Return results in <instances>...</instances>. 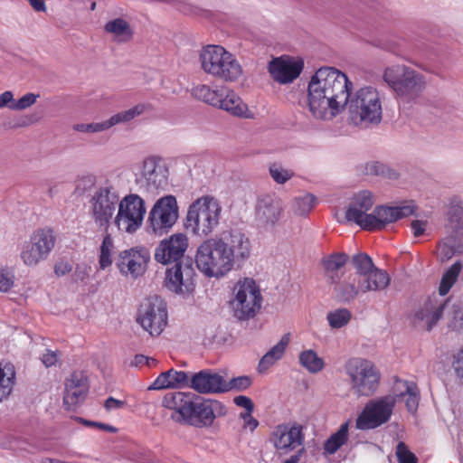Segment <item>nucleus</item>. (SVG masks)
I'll list each match as a JSON object with an SVG mask.
<instances>
[{"instance_id":"obj_1","label":"nucleus","mask_w":463,"mask_h":463,"mask_svg":"<svg viewBox=\"0 0 463 463\" xmlns=\"http://www.w3.org/2000/svg\"><path fill=\"white\" fill-rule=\"evenodd\" d=\"M352 82L334 67H322L311 77L307 88L309 111L314 118L330 120L348 103Z\"/></svg>"},{"instance_id":"obj_2","label":"nucleus","mask_w":463,"mask_h":463,"mask_svg":"<svg viewBox=\"0 0 463 463\" xmlns=\"http://www.w3.org/2000/svg\"><path fill=\"white\" fill-rule=\"evenodd\" d=\"M195 398L194 393L176 392L165 394L162 404L177 414L172 415L174 420L195 428L210 427L216 418L226 414L225 406L221 402Z\"/></svg>"},{"instance_id":"obj_3","label":"nucleus","mask_w":463,"mask_h":463,"mask_svg":"<svg viewBox=\"0 0 463 463\" xmlns=\"http://www.w3.org/2000/svg\"><path fill=\"white\" fill-rule=\"evenodd\" d=\"M373 197L369 191H361L354 194L346 212L347 222H354L366 231H379L387 224L402 218L413 214L414 206L406 204L402 206H377L373 213H368L373 205Z\"/></svg>"},{"instance_id":"obj_4","label":"nucleus","mask_w":463,"mask_h":463,"mask_svg":"<svg viewBox=\"0 0 463 463\" xmlns=\"http://www.w3.org/2000/svg\"><path fill=\"white\" fill-rule=\"evenodd\" d=\"M348 115L352 124L361 128L378 126L383 119V101L376 88H360L348 99Z\"/></svg>"},{"instance_id":"obj_5","label":"nucleus","mask_w":463,"mask_h":463,"mask_svg":"<svg viewBox=\"0 0 463 463\" xmlns=\"http://www.w3.org/2000/svg\"><path fill=\"white\" fill-rule=\"evenodd\" d=\"M200 61L206 73L224 81H237L242 75L238 60L222 46L208 45L201 52Z\"/></svg>"},{"instance_id":"obj_6","label":"nucleus","mask_w":463,"mask_h":463,"mask_svg":"<svg viewBox=\"0 0 463 463\" xmlns=\"http://www.w3.org/2000/svg\"><path fill=\"white\" fill-rule=\"evenodd\" d=\"M383 80L397 97L407 102L419 97L426 86L422 74L401 64L385 68Z\"/></svg>"},{"instance_id":"obj_7","label":"nucleus","mask_w":463,"mask_h":463,"mask_svg":"<svg viewBox=\"0 0 463 463\" xmlns=\"http://www.w3.org/2000/svg\"><path fill=\"white\" fill-rule=\"evenodd\" d=\"M221 214L220 202L211 195H203L189 206L186 227L198 236H207L219 225Z\"/></svg>"},{"instance_id":"obj_8","label":"nucleus","mask_w":463,"mask_h":463,"mask_svg":"<svg viewBox=\"0 0 463 463\" xmlns=\"http://www.w3.org/2000/svg\"><path fill=\"white\" fill-rule=\"evenodd\" d=\"M89 214L99 227L108 228L119 204V192L109 182L95 187L89 198Z\"/></svg>"},{"instance_id":"obj_9","label":"nucleus","mask_w":463,"mask_h":463,"mask_svg":"<svg viewBox=\"0 0 463 463\" xmlns=\"http://www.w3.org/2000/svg\"><path fill=\"white\" fill-rule=\"evenodd\" d=\"M262 296L253 279H240L232 288L230 307L233 316L239 320H248L255 317L260 309Z\"/></svg>"},{"instance_id":"obj_10","label":"nucleus","mask_w":463,"mask_h":463,"mask_svg":"<svg viewBox=\"0 0 463 463\" xmlns=\"http://www.w3.org/2000/svg\"><path fill=\"white\" fill-rule=\"evenodd\" d=\"M195 263L208 278H222L232 270L218 237L203 241L197 249Z\"/></svg>"},{"instance_id":"obj_11","label":"nucleus","mask_w":463,"mask_h":463,"mask_svg":"<svg viewBox=\"0 0 463 463\" xmlns=\"http://www.w3.org/2000/svg\"><path fill=\"white\" fill-rule=\"evenodd\" d=\"M352 389L358 396H371L377 390L380 373L372 362L362 358H352L345 365Z\"/></svg>"},{"instance_id":"obj_12","label":"nucleus","mask_w":463,"mask_h":463,"mask_svg":"<svg viewBox=\"0 0 463 463\" xmlns=\"http://www.w3.org/2000/svg\"><path fill=\"white\" fill-rule=\"evenodd\" d=\"M117 210L113 222L118 230L133 233L141 227L146 214V204L138 194H128L119 197Z\"/></svg>"},{"instance_id":"obj_13","label":"nucleus","mask_w":463,"mask_h":463,"mask_svg":"<svg viewBox=\"0 0 463 463\" xmlns=\"http://www.w3.org/2000/svg\"><path fill=\"white\" fill-rule=\"evenodd\" d=\"M169 171L162 158L155 156L145 158L137 173L136 184L148 193L165 190L168 184Z\"/></svg>"},{"instance_id":"obj_14","label":"nucleus","mask_w":463,"mask_h":463,"mask_svg":"<svg viewBox=\"0 0 463 463\" xmlns=\"http://www.w3.org/2000/svg\"><path fill=\"white\" fill-rule=\"evenodd\" d=\"M56 237L52 229L43 228L36 230L22 247L20 257L28 267H34L46 260L54 248Z\"/></svg>"},{"instance_id":"obj_15","label":"nucleus","mask_w":463,"mask_h":463,"mask_svg":"<svg viewBox=\"0 0 463 463\" xmlns=\"http://www.w3.org/2000/svg\"><path fill=\"white\" fill-rule=\"evenodd\" d=\"M137 322L151 335H159L167 324L165 302L158 296H151L141 303Z\"/></svg>"},{"instance_id":"obj_16","label":"nucleus","mask_w":463,"mask_h":463,"mask_svg":"<svg viewBox=\"0 0 463 463\" xmlns=\"http://www.w3.org/2000/svg\"><path fill=\"white\" fill-rule=\"evenodd\" d=\"M396 404L395 395H385L371 400L356 419V428L359 430L375 429L387 422Z\"/></svg>"},{"instance_id":"obj_17","label":"nucleus","mask_w":463,"mask_h":463,"mask_svg":"<svg viewBox=\"0 0 463 463\" xmlns=\"http://www.w3.org/2000/svg\"><path fill=\"white\" fill-rule=\"evenodd\" d=\"M179 208L176 198L174 195H165L159 198L148 214L149 227L154 233L162 235L177 222Z\"/></svg>"},{"instance_id":"obj_18","label":"nucleus","mask_w":463,"mask_h":463,"mask_svg":"<svg viewBox=\"0 0 463 463\" xmlns=\"http://www.w3.org/2000/svg\"><path fill=\"white\" fill-rule=\"evenodd\" d=\"M303 427L297 422H285L274 427L269 440L280 454H288L302 447L304 443Z\"/></svg>"},{"instance_id":"obj_19","label":"nucleus","mask_w":463,"mask_h":463,"mask_svg":"<svg viewBox=\"0 0 463 463\" xmlns=\"http://www.w3.org/2000/svg\"><path fill=\"white\" fill-rule=\"evenodd\" d=\"M232 269L240 267L250 255V239L241 232L232 230L218 237Z\"/></svg>"},{"instance_id":"obj_20","label":"nucleus","mask_w":463,"mask_h":463,"mask_svg":"<svg viewBox=\"0 0 463 463\" xmlns=\"http://www.w3.org/2000/svg\"><path fill=\"white\" fill-rule=\"evenodd\" d=\"M150 253L145 248H131L119 252L116 266L122 276L137 279L146 270Z\"/></svg>"},{"instance_id":"obj_21","label":"nucleus","mask_w":463,"mask_h":463,"mask_svg":"<svg viewBox=\"0 0 463 463\" xmlns=\"http://www.w3.org/2000/svg\"><path fill=\"white\" fill-rule=\"evenodd\" d=\"M195 271L189 260L177 262L166 270L165 285L172 292L190 295L195 287Z\"/></svg>"},{"instance_id":"obj_22","label":"nucleus","mask_w":463,"mask_h":463,"mask_svg":"<svg viewBox=\"0 0 463 463\" xmlns=\"http://www.w3.org/2000/svg\"><path fill=\"white\" fill-rule=\"evenodd\" d=\"M151 110V106L147 103H140L137 104L129 109L120 111L113 116H111L109 119L95 122V123H80L75 124L73 126V130L81 132V133H98L109 129L110 128L120 124V123H128L134 119L135 118Z\"/></svg>"},{"instance_id":"obj_23","label":"nucleus","mask_w":463,"mask_h":463,"mask_svg":"<svg viewBox=\"0 0 463 463\" xmlns=\"http://www.w3.org/2000/svg\"><path fill=\"white\" fill-rule=\"evenodd\" d=\"M446 306L447 302L437 297L429 298L415 308L411 323L416 327L430 331L441 318Z\"/></svg>"},{"instance_id":"obj_24","label":"nucleus","mask_w":463,"mask_h":463,"mask_svg":"<svg viewBox=\"0 0 463 463\" xmlns=\"http://www.w3.org/2000/svg\"><path fill=\"white\" fill-rule=\"evenodd\" d=\"M283 204L275 194L260 195L255 206V218L258 223L264 227H273L282 217Z\"/></svg>"},{"instance_id":"obj_25","label":"nucleus","mask_w":463,"mask_h":463,"mask_svg":"<svg viewBox=\"0 0 463 463\" xmlns=\"http://www.w3.org/2000/svg\"><path fill=\"white\" fill-rule=\"evenodd\" d=\"M188 247L187 237L183 233H175L163 240L155 250V260L162 264L181 262L180 260Z\"/></svg>"},{"instance_id":"obj_26","label":"nucleus","mask_w":463,"mask_h":463,"mask_svg":"<svg viewBox=\"0 0 463 463\" xmlns=\"http://www.w3.org/2000/svg\"><path fill=\"white\" fill-rule=\"evenodd\" d=\"M304 61L288 56L273 59L269 63V72L274 80L286 84L292 82L301 73Z\"/></svg>"},{"instance_id":"obj_27","label":"nucleus","mask_w":463,"mask_h":463,"mask_svg":"<svg viewBox=\"0 0 463 463\" xmlns=\"http://www.w3.org/2000/svg\"><path fill=\"white\" fill-rule=\"evenodd\" d=\"M189 386L201 394L225 392L223 376L209 369L194 373L191 377Z\"/></svg>"},{"instance_id":"obj_28","label":"nucleus","mask_w":463,"mask_h":463,"mask_svg":"<svg viewBox=\"0 0 463 463\" xmlns=\"http://www.w3.org/2000/svg\"><path fill=\"white\" fill-rule=\"evenodd\" d=\"M329 283L333 286L335 298L343 303L353 302L362 293L358 278L354 275L341 280L339 274H332L329 276Z\"/></svg>"},{"instance_id":"obj_29","label":"nucleus","mask_w":463,"mask_h":463,"mask_svg":"<svg viewBox=\"0 0 463 463\" xmlns=\"http://www.w3.org/2000/svg\"><path fill=\"white\" fill-rule=\"evenodd\" d=\"M89 390L87 378L81 372H74L65 383L63 401L68 405H77L85 400Z\"/></svg>"},{"instance_id":"obj_30","label":"nucleus","mask_w":463,"mask_h":463,"mask_svg":"<svg viewBox=\"0 0 463 463\" xmlns=\"http://www.w3.org/2000/svg\"><path fill=\"white\" fill-rule=\"evenodd\" d=\"M357 278L362 293L383 290L389 286L391 281L389 274L378 268L373 269L371 271Z\"/></svg>"},{"instance_id":"obj_31","label":"nucleus","mask_w":463,"mask_h":463,"mask_svg":"<svg viewBox=\"0 0 463 463\" xmlns=\"http://www.w3.org/2000/svg\"><path fill=\"white\" fill-rule=\"evenodd\" d=\"M396 401L402 397H407L405 405L407 410L414 413L419 406L420 391L415 383L404 380H398L394 385V393Z\"/></svg>"},{"instance_id":"obj_32","label":"nucleus","mask_w":463,"mask_h":463,"mask_svg":"<svg viewBox=\"0 0 463 463\" xmlns=\"http://www.w3.org/2000/svg\"><path fill=\"white\" fill-rule=\"evenodd\" d=\"M188 374L183 371L170 369L160 373L154 383L148 387V390H163L169 388H178L187 384Z\"/></svg>"},{"instance_id":"obj_33","label":"nucleus","mask_w":463,"mask_h":463,"mask_svg":"<svg viewBox=\"0 0 463 463\" xmlns=\"http://www.w3.org/2000/svg\"><path fill=\"white\" fill-rule=\"evenodd\" d=\"M289 344V334L284 335L260 360L257 370L260 373H266L278 361L282 359Z\"/></svg>"},{"instance_id":"obj_34","label":"nucleus","mask_w":463,"mask_h":463,"mask_svg":"<svg viewBox=\"0 0 463 463\" xmlns=\"http://www.w3.org/2000/svg\"><path fill=\"white\" fill-rule=\"evenodd\" d=\"M222 98L216 107L230 112L234 116H242L246 111V105L241 98L227 87H221Z\"/></svg>"},{"instance_id":"obj_35","label":"nucleus","mask_w":463,"mask_h":463,"mask_svg":"<svg viewBox=\"0 0 463 463\" xmlns=\"http://www.w3.org/2000/svg\"><path fill=\"white\" fill-rule=\"evenodd\" d=\"M14 382V366L11 363H0V402L9 396Z\"/></svg>"},{"instance_id":"obj_36","label":"nucleus","mask_w":463,"mask_h":463,"mask_svg":"<svg viewBox=\"0 0 463 463\" xmlns=\"http://www.w3.org/2000/svg\"><path fill=\"white\" fill-rule=\"evenodd\" d=\"M105 31L113 34L115 40L119 43H127L130 41L133 36L129 24L122 18H117L108 22L105 24Z\"/></svg>"},{"instance_id":"obj_37","label":"nucleus","mask_w":463,"mask_h":463,"mask_svg":"<svg viewBox=\"0 0 463 463\" xmlns=\"http://www.w3.org/2000/svg\"><path fill=\"white\" fill-rule=\"evenodd\" d=\"M363 173L368 175L380 176L389 180H396L399 177V173L379 161H369L363 165Z\"/></svg>"},{"instance_id":"obj_38","label":"nucleus","mask_w":463,"mask_h":463,"mask_svg":"<svg viewBox=\"0 0 463 463\" xmlns=\"http://www.w3.org/2000/svg\"><path fill=\"white\" fill-rule=\"evenodd\" d=\"M461 270L462 263L460 260H457L445 271L439 287L440 296H445L449 292L453 285L457 282Z\"/></svg>"},{"instance_id":"obj_39","label":"nucleus","mask_w":463,"mask_h":463,"mask_svg":"<svg viewBox=\"0 0 463 463\" xmlns=\"http://www.w3.org/2000/svg\"><path fill=\"white\" fill-rule=\"evenodd\" d=\"M299 364L310 373H317L325 367L323 358L312 349L304 350L299 354Z\"/></svg>"},{"instance_id":"obj_40","label":"nucleus","mask_w":463,"mask_h":463,"mask_svg":"<svg viewBox=\"0 0 463 463\" xmlns=\"http://www.w3.org/2000/svg\"><path fill=\"white\" fill-rule=\"evenodd\" d=\"M348 422L343 423L338 430L332 434L325 442L324 449L327 454L335 453L348 439Z\"/></svg>"},{"instance_id":"obj_41","label":"nucleus","mask_w":463,"mask_h":463,"mask_svg":"<svg viewBox=\"0 0 463 463\" xmlns=\"http://www.w3.org/2000/svg\"><path fill=\"white\" fill-rule=\"evenodd\" d=\"M192 94L198 99L210 104L217 106L222 98L221 87L211 89L209 86L202 84L193 88Z\"/></svg>"},{"instance_id":"obj_42","label":"nucleus","mask_w":463,"mask_h":463,"mask_svg":"<svg viewBox=\"0 0 463 463\" xmlns=\"http://www.w3.org/2000/svg\"><path fill=\"white\" fill-rule=\"evenodd\" d=\"M449 225L454 232H458L463 228V203L454 200L450 203L448 211Z\"/></svg>"},{"instance_id":"obj_43","label":"nucleus","mask_w":463,"mask_h":463,"mask_svg":"<svg viewBox=\"0 0 463 463\" xmlns=\"http://www.w3.org/2000/svg\"><path fill=\"white\" fill-rule=\"evenodd\" d=\"M316 197L311 194L296 197L291 203V210L296 215L305 216L315 205Z\"/></svg>"},{"instance_id":"obj_44","label":"nucleus","mask_w":463,"mask_h":463,"mask_svg":"<svg viewBox=\"0 0 463 463\" xmlns=\"http://www.w3.org/2000/svg\"><path fill=\"white\" fill-rule=\"evenodd\" d=\"M114 242L110 234L107 233L99 248V264L101 269H105L112 264V251Z\"/></svg>"},{"instance_id":"obj_45","label":"nucleus","mask_w":463,"mask_h":463,"mask_svg":"<svg viewBox=\"0 0 463 463\" xmlns=\"http://www.w3.org/2000/svg\"><path fill=\"white\" fill-rule=\"evenodd\" d=\"M348 260L347 254L334 253L323 259L322 263L329 277L332 274H338V270L346 264Z\"/></svg>"},{"instance_id":"obj_46","label":"nucleus","mask_w":463,"mask_h":463,"mask_svg":"<svg viewBox=\"0 0 463 463\" xmlns=\"http://www.w3.org/2000/svg\"><path fill=\"white\" fill-rule=\"evenodd\" d=\"M351 264L356 271L355 277L364 275L376 268L372 258L364 252L354 254L351 259Z\"/></svg>"},{"instance_id":"obj_47","label":"nucleus","mask_w":463,"mask_h":463,"mask_svg":"<svg viewBox=\"0 0 463 463\" xmlns=\"http://www.w3.org/2000/svg\"><path fill=\"white\" fill-rule=\"evenodd\" d=\"M449 327L456 332H463V304L455 303L449 313Z\"/></svg>"},{"instance_id":"obj_48","label":"nucleus","mask_w":463,"mask_h":463,"mask_svg":"<svg viewBox=\"0 0 463 463\" xmlns=\"http://www.w3.org/2000/svg\"><path fill=\"white\" fill-rule=\"evenodd\" d=\"M351 318V313L346 308H339L327 314V321L333 328H341L345 326Z\"/></svg>"},{"instance_id":"obj_49","label":"nucleus","mask_w":463,"mask_h":463,"mask_svg":"<svg viewBox=\"0 0 463 463\" xmlns=\"http://www.w3.org/2000/svg\"><path fill=\"white\" fill-rule=\"evenodd\" d=\"M269 175L272 179L279 184H283L292 178L294 172L290 169L285 168L279 163H273L269 168Z\"/></svg>"},{"instance_id":"obj_50","label":"nucleus","mask_w":463,"mask_h":463,"mask_svg":"<svg viewBox=\"0 0 463 463\" xmlns=\"http://www.w3.org/2000/svg\"><path fill=\"white\" fill-rule=\"evenodd\" d=\"M251 378L247 375L234 377L229 382L224 380L225 392L229 391H244L251 385Z\"/></svg>"},{"instance_id":"obj_51","label":"nucleus","mask_w":463,"mask_h":463,"mask_svg":"<svg viewBox=\"0 0 463 463\" xmlns=\"http://www.w3.org/2000/svg\"><path fill=\"white\" fill-rule=\"evenodd\" d=\"M396 456L399 463H417L416 456L409 450L404 442L401 441L396 447Z\"/></svg>"},{"instance_id":"obj_52","label":"nucleus","mask_w":463,"mask_h":463,"mask_svg":"<svg viewBox=\"0 0 463 463\" xmlns=\"http://www.w3.org/2000/svg\"><path fill=\"white\" fill-rule=\"evenodd\" d=\"M39 98L38 94L34 93H26L22 98H20L18 100H15V103H14L11 106V109L13 110H24L28 108H30L32 105H33L37 99Z\"/></svg>"},{"instance_id":"obj_53","label":"nucleus","mask_w":463,"mask_h":463,"mask_svg":"<svg viewBox=\"0 0 463 463\" xmlns=\"http://www.w3.org/2000/svg\"><path fill=\"white\" fill-rule=\"evenodd\" d=\"M97 177L94 175H84L78 180L77 188L82 192H86L96 184Z\"/></svg>"},{"instance_id":"obj_54","label":"nucleus","mask_w":463,"mask_h":463,"mask_svg":"<svg viewBox=\"0 0 463 463\" xmlns=\"http://www.w3.org/2000/svg\"><path fill=\"white\" fill-rule=\"evenodd\" d=\"M90 272V267L86 264H79L76 266L74 273L72 275L75 282H84L89 277Z\"/></svg>"},{"instance_id":"obj_55","label":"nucleus","mask_w":463,"mask_h":463,"mask_svg":"<svg viewBox=\"0 0 463 463\" xmlns=\"http://www.w3.org/2000/svg\"><path fill=\"white\" fill-rule=\"evenodd\" d=\"M452 367L457 377L463 382V348L454 355Z\"/></svg>"},{"instance_id":"obj_56","label":"nucleus","mask_w":463,"mask_h":463,"mask_svg":"<svg viewBox=\"0 0 463 463\" xmlns=\"http://www.w3.org/2000/svg\"><path fill=\"white\" fill-rule=\"evenodd\" d=\"M14 286V275L10 272L0 273V291L7 292Z\"/></svg>"},{"instance_id":"obj_57","label":"nucleus","mask_w":463,"mask_h":463,"mask_svg":"<svg viewBox=\"0 0 463 463\" xmlns=\"http://www.w3.org/2000/svg\"><path fill=\"white\" fill-rule=\"evenodd\" d=\"M233 402L237 406L244 408L246 410L245 412H252L253 411L254 404H253L252 401L250 398H248L247 396H242V395L237 396L234 398Z\"/></svg>"},{"instance_id":"obj_58","label":"nucleus","mask_w":463,"mask_h":463,"mask_svg":"<svg viewBox=\"0 0 463 463\" xmlns=\"http://www.w3.org/2000/svg\"><path fill=\"white\" fill-rule=\"evenodd\" d=\"M15 103L14 94L10 90H6L0 94V109L7 107L11 109V106Z\"/></svg>"},{"instance_id":"obj_59","label":"nucleus","mask_w":463,"mask_h":463,"mask_svg":"<svg viewBox=\"0 0 463 463\" xmlns=\"http://www.w3.org/2000/svg\"><path fill=\"white\" fill-rule=\"evenodd\" d=\"M58 361V354L54 351L47 350L42 356V362L46 367L54 365Z\"/></svg>"},{"instance_id":"obj_60","label":"nucleus","mask_w":463,"mask_h":463,"mask_svg":"<svg viewBox=\"0 0 463 463\" xmlns=\"http://www.w3.org/2000/svg\"><path fill=\"white\" fill-rule=\"evenodd\" d=\"M426 226H427L426 221L415 220V221L411 222V228L413 235L415 237L421 236L426 230Z\"/></svg>"},{"instance_id":"obj_61","label":"nucleus","mask_w":463,"mask_h":463,"mask_svg":"<svg viewBox=\"0 0 463 463\" xmlns=\"http://www.w3.org/2000/svg\"><path fill=\"white\" fill-rule=\"evenodd\" d=\"M126 402L115 399L114 397H109L105 402L104 407L107 411L118 410L125 406Z\"/></svg>"},{"instance_id":"obj_62","label":"nucleus","mask_w":463,"mask_h":463,"mask_svg":"<svg viewBox=\"0 0 463 463\" xmlns=\"http://www.w3.org/2000/svg\"><path fill=\"white\" fill-rule=\"evenodd\" d=\"M251 413L242 412L241 413V418L244 420V427L249 428L252 431L258 427L259 421L251 416Z\"/></svg>"},{"instance_id":"obj_63","label":"nucleus","mask_w":463,"mask_h":463,"mask_svg":"<svg viewBox=\"0 0 463 463\" xmlns=\"http://www.w3.org/2000/svg\"><path fill=\"white\" fill-rule=\"evenodd\" d=\"M156 363V361L154 358H149L143 354H137L134 357L132 364H134L135 366H138V365H142V364H147L148 366H151V364H154Z\"/></svg>"},{"instance_id":"obj_64","label":"nucleus","mask_w":463,"mask_h":463,"mask_svg":"<svg viewBox=\"0 0 463 463\" xmlns=\"http://www.w3.org/2000/svg\"><path fill=\"white\" fill-rule=\"evenodd\" d=\"M71 270V266L68 262H59L54 266V272L57 276H64Z\"/></svg>"}]
</instances>
